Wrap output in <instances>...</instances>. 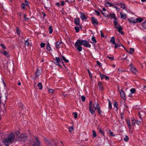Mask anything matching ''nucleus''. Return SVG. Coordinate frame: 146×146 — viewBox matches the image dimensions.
<instances>
[{
    "label": "nucleus",
    "instance_id": "nucleus-1",
    "mask_svg": "<svg viewBox=\"0 0 146 146\" xmlns=\"http://www.w3.org/2000/svg\"><path fill=\"white\" fill-rule=\"evenodd\" d=\"M74 45L76 48L79 52H81L82 50V45L87 48H90L91 47L88 41L81 39L77 40Z\"/></svg>",
    "mask_w": 146,
    "mask_h": 146
},
{
    "label": "nucleus",
    "instance_id": "nucleus-2",
    "mask_svg": "<svg viewBox=\"0 0 146 146\" xmlns=\"http://www.w3.org/2000/svg\"><path fill=\"white\" fill-rule=\"evenodd\" d=\"M15 138V135L13 133H11L8 135L7 138L4 139L3 142L6 146H8L9 143L13 142Z\"/></svg>",
    "mask_w": 146,
    "mask_h": 146
},
{
    "label": "nucleus",
    "instance_id": "nucleus-3",
    "mask_svg": "<svg viewBox=\"0 0 146 146\" xmlns=\"http://www.w3.org/2000/svg\"><path fill=\"white\" fill-rule=\"evenodd\" d=\"M17 135V140L18 141H25L27 139V135L25 134H20L19 131L15 132Z\"/></svg>",
    "mask_w": 146,
    "mask_h": 146
},
{
    "label": "nucleus",
    "instance_id": "nucleus-4",
    "mask_svg": "<svg viewBox=\"0 0 146 146\" xmlns=\"http://www.w3.org/2000/svg\"><path fill=\"white\" fill-rule=\"evenodd\" d=\"M40 142L37 137L35 138V140L33 146H40Z\"/></svg>",
    "mask_w": 146,
    "mask_h": 146
},
{
    "label": "nucleus",
    "instance_id": "nucleus-5",
    "mask_svg": "<svg viewBox=\"0 0 146 146\" xmlns=\"http://www.w3.org/2000/svg\"><path fill=\"white\" fill-rule=\"evenodd\" d=\"M120 94V96L123 99V100H125L126 96L125 94L124 91L122 90H120L119 92Z\"/></svg>",
    "mask_w": 146,
    "mask_h": 146
},
{
    "label": "nucleus",
    "instance_id": "nucleus-6",
    "mask_svg": "<svg viewBox=\"0 0 146 146\" xmlns=\"http://www.w3.org/2000/svg\"><path fill=\"white\" fill-rule=\"evenodd\" d=\"M94 109L95 110L97 109L98 111L99 114H100V107L99 105L97 102H95L94 104Z\"/></svg>",
    "mask_w": 146,
    "mask_h": 146
},
{
    "label": "nucleus",
    "instance_id": "nucleus-7",
    "mask_svg": "<svg viewBox=\"0 0 146 146\" xmlns=\"http://www.w3.org/2000/svg\"><path fill=\"white\" fill-rule=\"evenodd\" d=\"M91 20L92 21L93 24L94 25H96L98 24V22L97 19L95 18L94 17H92L91 18Z\"/></svg>",
    "mask_w": 146,
    "mask_h": 146
},
{
    "label": "nucleus",
    "instance_id": "nucleus-8",
    "mask_svg": "<svg viewBox=\"0 0 146 146\" xmlns=\"http://www.w3.org/2000/svg\"><path fill=\"white\" fill-rule=\"evenodd\" d=\"M80 18L82 20L84 19H87L86 16L82 13H80Z\"/></svg>",
    "mask_w": 146,
    "mask_h": 146
},
{
    "label": "nucleus",
    "instance_id": "nucleus-9",
    "mask_svg": "<svg viewBox=\"0 0 146 146\" xmlns=\"http://www.w3.org/2000/svg\"><path fill=\"white\" fill-rule=\"evenodd\" d=\"M120 5L121 7V8H122L123 9H125V10L127 11V9H125V5L124 3L121 2L120 3L117 4V5Z\"/></svg>",
    "mask_w": 146,
    "mask_h": 146
},
{
    "label": "nucleus",
    "instance_id": "nucleus-10",
    "mask_svg": "<svg viewBox=\"0 0 146 146\" xmlns=\"http://www.w3.org/2000/svg\"><path fill=\"white\" fill-rule=\"evenodd\" d=\"M120 15L121 16V18H122L123 19H125L126 18L127 14L125 13H123L122 12L120 13Z\"/></svg>",
    "mask_w": 146,
    "mask_h": 146
},
{
    "label": "nucleus",
    "instance_id": "nucleus-11",
    "mask_svg": "<svg viewBox=\"0 0 146 146\" xmlns=\"http://www.w3.org/2000/svg\"><path fill=\"white\" fill-rule=\"evenodd\" d=\"M103 78H105L107 80H109V77L108 76L103 75H101V80H102Z\"/></svg>",
    "mask_w": 146,
    "mask_h": 146
},
{
    "label": "nucleus",
    "instance_id": "nucleus-12",
    "mask_svg": "<svg viewBox=\"0 0 146 146\" xmlns=\"http://www.w3.org/2000/svg\"><path fill=\"white\" fill-rule=\"evenodd\" d=\"M110 16L111 18H112L113 19H115V20H117V19L116 18L115 15V14L114 13H110L109 16Z\"/></svg>",
    "mask_w": 146,
    "mask_h": 146
},
{
    "label": "nucleus",
    "instance_id": "nucleus-13",
    "mask_svg": "<svg viewBox=\"0 0 146 146\" xmlns=\"http://www.w3.org/2000/svg\"><path fill=\"white\" fill-rule=\"evenodd\" d=\"M46 49L47 50V51H49V52L50 50H51V48L50 47V44L48 42L47 44H46Z\"/></svg>",
    "mask_w": 146,
    "mask_h": 146
},
{
    "label": "nucleus",
    "instance_id": "nucleus-14",
    "mask_svg": "<svg viewBox=\"0 0 146 146\" xmlns=\"http://www.w3.org/2000/svg\"><path fill=\"white\" fill-rule=\"evenodd\" d=\"M79 18H76L75 19V24L77 25H79L80 24V21H79Z\"/></svg>",
    "mask_w": 146,
    "mask_h": 146
},
{
    "label": "nucleus",
    "instance_id": "nucleus-15",
    "mask_svg": "<svg viewBox=\"0 0 146 146\" xmlns=\"http://www.w3.org/2000/svg\"><path fill=\"white\" fill-rule=\"evenodd\" d=\"M89 111L92 114H93L94 111V109L92 107H90L89 108Z\"/></svg>",
    "mask_w": 146,
    "mask_h": 146
},
{
    "label": "nucleus",
    "instance_id": "nucleus-16",
    "mask_svg": "<svg viewBox=\"0 0 146 146\" xmlns=\"http://www.w3.org/2000/svg\"><path fill=\"white\" fill-rule=\"evenodd\" d=\"M2 53L5 56H7V57H9V54L6 51H3Z\"/></svg>",
    "mask_w": 146,
    "mask_h": 146
},
{
    "label": "nucleus",
    "instance_id": "nucleus-17",
    "mask_svg": "<svg viewBox=\"0 0 146 146\" xmlns=\"http://www.w3.org/2000/svg\"><path fill=\"white\" fill-rule=\"evenodd\" d=\"M130 70L132 72V73H136L137 72V70L134 67L130 68Z\"/></svg>",
    "mask_w": 146,
    "mask_h": 146
},
{
    "label": "nucleus",
    "instance_id": "nucleus-18",
    "mask_svg": "<svg viewBox=\"0 0 146 146\" xmlns=\"http://www.w3.org/2000/svg\"><path fill=\"white\" fill-rule=\"evenodd\" d=\"M126 121L127 124L128 125V127L129 129H131V125L130 121L128 119H127Z\"/></svg>",
    "mask_w": 146,
    "mask_h": 146
},
{
    "label": "nucleus",
    "instance_id": "nucleus-19",
    "mask_svg": "<svg viewBox=\"0 0 146 146\" xmlns=\"http://www.w3.org/2000/svg\"><path fill=\"white\" fill-rule=\"evenodd\" d=\"M115 45V48H117L118 47H119L120 46V45L122 46L124 49H125V48L124 47L122 44H114Z\"/></svg>",
    "mask_w": 146,
    "mask_h": 146
},
{
    "label": "nucleus",
    "instance_id": "nucleus-20",
    "mask_svg": "<svg viewBox=\"0 0 146 146\" xmlns=\"http://www.w3.org/2000/svg\"><path fill=\"white\" fill-rule=\"evenodd\" d=\"M142 26L143 29H146V21L142 23Z\"/></svg>",
    "mask_w": 146,
    "mask_h": 146
},
{
    "label": "nucleus",
    "instance_id": "nucleus-21",
    "mask_svg": "<svg viewBox=\"0 0 146 146\" xmlns=\"http://www.w3.org/2000/svg\"><path fill=\"white\" fill-rule=\"evenodd\" d=\"M55 58L56 60V64L58 65L59 62H60V58L59 57H56Z\"/></svg>",
    "mask_w": 146,
    "mask_h": 146
},
{
    "label": "nucleus",
    "instance_id": "nucleus-22",
    "mask_svg": "<svg viewBox=\"0 0 146 146\" xmlns=\"http://www.w3.org/2000/svg\"><path fill=\"white\" fill-rule=\"evenodd\" d=\"M61 44V43L59 42H57L56 43V47L57 49L59 48V46Z\"/></svg>",
    "mask_w": 146,
    "mask_h": 146
},
{
    "label": "nucleus",
    "instance_id": "nucleus-23",
    "mask_svg": "<svg viewBox=\"0 0 146 146\" xmlns=\"http://www.w3.org/2000/svg\"><path fill=\"white\" fill-rule=\"evenodd\" d=\"M107 6H112L114 5V4L112 3H111L110 2H108L106 3Z\"/></svg>",
    "mask_w": 146,
    "mask_h": 146
},
{
    "label": "nucleus",
    "instance_id": "nucleus-24",
    "mask_svg": "<svg viewBox=\"0 0 146 146\" xmlns=\"http://www.w3.org/2000/svg\"><path fill=\"white\" fill-rule=\"evenodd\" d=\"M111 41L112 42L113 44H115V39L114 37H112L111 38Z\"/></svg>",
    "mask_w": 146,
    "mask_h": 146
},
{
    "label": "nucleus",
    "instance_id": "nucleus-25",
    "mask_svg": "<svg viewBox=\"0 0 146 146\" xmlns=\"http://www.w3.org/2000/svg\"><path fill=\"white\" fill-rule=\"evenodd\" d=\"M38 87L39 89L41 90L42 89V86L41 83L40 82L38 83Z\"/></svg>",
    "mask_w": 146,
    "mask_h": 146
},
{
    "label": "nucleus",
    "instance_id": "nucleus-26",
    "mask_svg": "<svg viewBox=\"0 0 146 146\" xmlns=\"http://www.w3.org/2000/svg\"><path fill=\"white\" fill-rule=\"evenodd\" d=\"M143 20V19L141 18H137L136 19V21L137 22H141Z\"/></svg>",
    "mask_w": 146,
    "mask_h": 146
},
{
    "label": "nucleus",
    "instance_id": "nucleus-27",
    "mask_svg": "<svg viewBox=\"0 0 146 146\" xmlns=\"http://www.w3.org/2000/svg\"><path fill=\"white\" fill-rule=\"evenodd\" d=\"M118 29V31L119 32L121 31L123 29V28L121 26H119L118 28H117Z\"/></svg>",
    "mask_w": 146,
    "mask_h": 146
},
{
    "label": "nucleus",
    "instance_id": "nucleus-28",
    "mask_svg": "<svg viewBox=\"0 0 146 146\" xmlns=\"http://www.w3.org/2000/svg\"><path fill=\"white\" fill-rule=\"evenodd\" d=\"M62 58L63 60L66 62L68 63L69 62L68 60H67L64 56H62Z\"/></svg>",
    "mask_w": 146,
    "mask_h": 146
},
{
    "label": "nucleus",
    "instance_id": "nucleus-29",
    "mask_svg": "<svg viewBox=\"0 0 146 146\" xmlns=\"http://www.w3.org/2000/svg\"><path fill=\"white\" fill-rule=\"evenodd\" d=\"M101 13L105 17H109V15L107 14L106 13L103 12L101 11Z\"/></svg>",
    "mask_w": 146,
    "mask_h": 146
},
{
    "label": "nucleus",
    "instance_id": "nucleus-30",
    "mask_svg": "<svg viewBox=\"0 0 146 146\" xmlns=\"http://www.w3.org/2000/svg\"><path fill=\"white\" fill-rule=\"evenodd\" d=\"M130 91L131 94H134L136 90L134 88H131L130 90Z\"/></svg>",
    "mask_w": 146,
    "mask_h": 146
},
{
    "label": "nucleus",
    "instance_id": "nucleus-31",
    "mask_svg": "<svg viewBox=\"0 0 146 146\" xmlns=\"http://www.w3.org/2000/svg\"><path fill=\"white\" fill-rule=\"evenodd\" d=\"M39 76V75L38 74H35V76H32V78L35 79H36Z\"/></svg>",
    "mask_w": 146,
    "mask_h": 146
},
{
    "label": "nucleus",
    "instance_id": "nucleus-32",
    "mask_svg": "<svg viewBox=\"0 0 146 146\" xmlns=\"http://www.w3.org/2000/svg\"><path fill=\"white\" fill-rule=\"evenodd\" d=\"M42 72V69L41 68H40L37 69L36 73H41Z\"/></svg>",
    "mask_w": 146,
    "mask_h": 146
},
{
    "label": "nucleus",
    "instance_id": "nucleus-33",
    "mask_svg": "<svg viewBox=\"0 0 146 146\" xmlns=\"http://www.w3.org/2000/svg\"><path fill=\"white\" fill-rule=\"evenodd\" d=\"M49 33L50 34H51L53 31V30L52 26H50L49 28Z\"/></svg>",
    "mask_w": 146,
    "mask_h": 146
},
{
    "label": "nucleus",
    "instance_id": "nucleus-34",
    "mask_svg": "<svg viewBox=\"0 0 146 146\" xmlns=\"http://www.w3.org/2000/svg\"><path fill=\"white\" fill-rule=\"evenodd\" d=\"M113 23L114 25L115 26V29H117V22L116 21V20L113 21Z\"/></svg>",
    "mask_w": 146,
    "mask_h": 146
},
{
    "label": "nucleus",
    "instance_id": "nucleus-35",
    "mask_svg": "<svg viewBox=\"0 0 146 146\" xmlns=\"http://www.w3.org/2000/svg\"><path fill=\"white\" fill-rule=\"evenodd\" d=\"M134 49L133 48H130V53L131 54H132L134 53Z\"/></svg>",
    "mask_w": 146,
    "mask_h": 146
},
{
    "label": "nucleus",
    "instance_id": "nucleus-36",
    "mask_svg": "<svg viewBox=\"0 0 146 146\" xmlns=\"http://www.w3.org/2000/svg\"><path fill=\"white\" fill-rule=\"evenodd\" d=\"M123 140L125 141H127L129 140V137L127 135H126L125 137L124 138Z\"/></svg>",
    "mask_w": 146,
    "mask_h": 146
},
{
    "label": "nucleus",
    "instance_id": "nucleus-37",
    "mask_svg": "<svg viewBox=\"0 0 146 146\" xmlns=\"http://www.w3.org/2000/svg\"><path fill=\"white\" fill-rule=\"evenodd\" d=\"M25 45L29 46V42L28 41V40H27L25 41Z\"/></svg>",
    "mask_w": 146,
    "mask_h": 146
},
{
    "label": "nucleus",
    "instance_id": "nucleus-38",
    "mask_svg": "<svg viewBox=\"0 0 146 146\" xmlns=\"http://www.w3.org/2000/svg\"><path fill=\"white\" fill-rule=\"evenodd\" d=\"M74 29L76 31V32H78L80 30V29L78 27H74Z\"/></svg>",
    "mask_w": 146,
    "mask_h": 146
},
{
    "label": "nucleus",
    "instance_id": "nucleus-39",
    "mask_svg": "<svg viewBox=\"0 0 146 146\" xmlns=\"http://www.w3.org/2000/svg\"><path fill=\"white\" fill-rule=\"evenodd\" d=\"M92 132H93V137H96V132H95V131L93 130L92 131Z\"/></svg>",
    "mask_w": 146,
    "mask_h": 146
},
{
    "label": "nucleus",
    "instance_id": "nucleus-40",
    "mask_svg": "<svg viewBox=\"0 0 146 146\" xmlns=\"http://www.w3.org/2000/svg\"><path fill=\"white\" fill-rule=\"evenodd\" d=\"M73 114L74 115V118L75 119L77 118V115H78L77 113L76 112H73Z\"/></svg>",
    "mask_w": 146,
    "mask_h": 146
},
{
    "label": "nucleus",
    "instance_id": "nucleus-41",
    "mask_svg": "<svg viewBox=\"0 0 146 146\" xmlns=\"http://www.w3.org/2000/svg\"><path fill=\"white\" fill-rule=\"evenodd\" d=\"M68 129L69 130L70 133L72 132V131H73V128L72 126L71 127H69Z\"/></svg>",
    "mask_w": 146,
    "mask_h": 146
},
{
    "label": "nucleus",
    "instance_id": "nucleus-42",
    "mask_svg": "<svg viewBox=\"0 0 146 146\" xmlns=\"http://www.w3.org/2000/svg\"><path fill=\"white\" fill-rule=\"evenodd\" d=\"M92 40L94 42H96V40L95 39V38L94 36H93L92 37Z\"/></svg>",
    "mask_w": 146,
    "mask_h": 146
},
{
    "label": "nucleus",
    "instance_id": "nucleus-43",
    "mask_svg": "<svg viewBox=\"0 0 146 146\" xmlns=\"http://www.w3.org/2000/svg\"><path fill=\"white\" fill-rule=\"evenodd\" d=\"M109 108L110 109L112 108L111 103L109 100Z\"/></svg>",
    "mask_w": 146,
    "mask_h": 146
},
{
    "label": "nucleus",
    "instance_id": "nucleus-44",
    "mask_svg": "<svg viewBox=\"0 0 146 146\" xmlns=\"http://www.w3.org/2000/svg\"><path fill=\"white\" fill-rule=\"evenodd\" d=\"M135 121V122L136 124L138 125H139L141 124V121Z\"/></svg>",
    "mask_w": 146,
    "mask_h": 146
},
{
    "label": "nucleus",
    "instance_id": "nucleus-45",
    "mask_svg": "<svg viewBox=\"0 0 146 146\" xmlns=\"http://www.w3.org/2000/svg\"><path fill=\"white\" fill-rule=\"evenodd\" d=\"M27 15L25 14H24V18L25 19V21H26L27 20H28L29 19V18H27Z\"/></svg>",
    "mask_w": 146,
    "mask_h": 146
},
{
    "label": "nucleus",
    "instance_id": "nucleus-46",
    "mask_svg": "<svg viewBox=\"0 0 146 146\" xmlns=\"http://www.w3.org/2000/svg\"><path fill=\"white\" fill-rule=\"evenodd\" d=\"M82 100V101L84 102L85 101V97L84 96H82L81 97Z\"/></svg>",
    "mask_w": 146,
    "mask_h": 146
},
{
    "label": "nucleus",
    "instance_id": "nucleus-47",
    "mask_svg": "<svg viewBox=\"0 0 146 146\" xmlns=\"http://www.w3.org/2000/svg\"><path fill=\"white\" fill-rule=\"evenodd\" d=\"M138 115H139V118L141 119V120H142V121H143V119L142 118L140 112H138Z\"/></svg>",
    "mask_w": 146,
    "mask_h": 146
},
{
    "label": "nucleus",
    "instance_id": "nucleus-48",
    "mask_svg": "<svg viewBox=\"0 0 146 146\" xmlns=\"http://www.w3.org/2000/svg\"><path fill=\"white\" fill-rule=\"evenodd\" d=\"M109 132H110V135L111 136H115V135L113 133V132H111L110 130L109 131Z\"/></svg>",
    "mask_w": 146,
    "mask_h": 146
},
{
    "label": "nucleus",
    "instance_id": "nucleus-49",
    "mask_svg": "<svg viewBox=\"0 0 146 146\" xmlns=\"http://www.w3.org/2000/svg\"><path fill=\"white\" fill-rule=\"evenodd\" d=\"M40 46L41 48H43L45 46V44L44 43L42 42L40 44Z\"/></svg>",
    "mask_w": 146,
    "mask_h": 146
},
{
    "label": "nucleus",
    "instance_id": "nucleus-50",
    "mask_svg": "<svg viewBox=\"0 0 146 146\" xmlns=\"http://www.w3.org/2000/svg\"><path fill=\"white\" fill-rule=\"evenodd\" d=\"M48 91L49 93H53L54 92V90L52 89H50L48 90Z\"/></svg>",
    "mask_w": 146,
    "mask_h": 146
},
{
    "label": "nucleus",
    "instance_id": "nucleus-51",
    "mask_svg": "<svg viewBox=\"0 0 146 146\" xmlns=\"http://www.w3.org/2000/svg\"><path fill=\"white\" fill-rule=\"evenodd\" d=\"M105 37L106 38H107V37L106 36H105L104 35L103 33L101 31V38H104Z\"/></svg>",
    "mask_w": 146,
    "mask_h": 146
},
{
    "label": "nucleus",
    "instance_id": "nucleus-52",
    "mask_svg": "<svg viewBox=\"0 0 146 146\" xmlns=\"http://www.w3.org/2000/svg\"><path fill=\"white\" fill-rule=\"evenodd\" d=\"M135 120H134L132 119V123H131V124L133 126H134L135 124V123H136V122H135L134 121H135Z\"/></svg>",
    "mask_w": 146,
    "mask_h": 146
},
{
    "label": "nucleus",
    "instance_id": "nucleus-53",
    "mask_svg": "<svg viewBox=\"0 0 146 146\" xmlns=\"http://www.w3.org/2000/svg\"><path fill=\"white\" fill-rule=\"evenodd\" d=\"M124 114V113H123V112H122L121 113V119H123V115Z\"/></svg>",
    "mask_w": 146,
    "mask_h": 146
},
{
    "label": "nucleus",
    "instance_id": "nucleus-54",
    "mask_svg": "<svg viewBox=\"0 0 146 146\" xmlns=\"http://www.w3.org/2000/svg\"><path fill=\"white\" fill-rule=\"evenodd\" d=\"M108 58L110 60H114V58L113 57H109V56H108Z\"/></svg>",
    "mask_w": 146,
    "mask_h": 146
},
{
    "label": "nucleus",
    "instance_id": "nucleus-55",
    "mask_svg": "<svg viewBox=\"0 0 146 146\" xmlns=\"http://www.w3.org/2000/svg\"><path fill=\"white\" fill-rule=\"evenodd\" d=\"M95 13L97 14V15L98 16H99L100 15V13L97 10H95Z\"/></svg>",
    "mask_w": 146,
    "mask_h": 146
},
{
    "label": "nucleus",
    "instance_id": "nucleus-56",
    "mask_svg": "<svg viewBox=\"0 0 146 146\" xmlns=\"http://www.w3.org/2000/svg\"><path fill=\"white\" fill-rule=\"evenodd\" d=\"M92 101H91L90 102H89V108L90 107H92Z\"/></svg>",
    "mask_w": 146,
    "mask_h": 146
},
{
    "label": "nucleus",
    "instance_id": "nucleus-57",
    "mask_svg": "<svg viewBox=\"0 0 146 146\" xmlns=\"http://www.w3.org/2000/svg\"><path fill=\"white\" fill-rule=\"evenodd\" d=\"M17 34L19 35L20 34V31L18 29V28H17Z\"/></svg>",
    "mask_w": 146,
    "mask_h": 146
},
{
    "label": "nucleus",
    "instance_id": "nucleus-58",
    "mask_svg": "<svg viewBox=\"0 0 146 146\" xmlns=\"http://www.w3.org/2000/svg\"><path fill=\"white\" fill-rule=\"evenodd\" d=\"M128 20L130 23H137V22H135V21H130V20L129 19H128Z\"/></svg>",
    "mask_w": 146,
    "mask_h": 146
},
{
    "label": "nucleus",
    "instance_id": "nucleus-59",
    "mask_svg": "<svg viewBox=\"0 0 146 146\" xmlns=\"http://www.w3.org/2000/svg\"><path fill=\"white\" fill-rule=\"evenodd\" d=\"M113 106L115 107L116 108H117V102H115Z\"/></svg>",
    "mask_w": 146,
    "mask_h": 146
},
{
    "label": "nucleus",
    "instance_id": "nucleus-60",
    "mask_svg": "<svg viewBox=\"0 0 146 146\" xmlns=\"http://www.w3.org/2000/svg\"><path fill=\"white\" fill-rule=\"evenodd\" d=\"M1 45L3 48L5 49V45L4 44H1Z\"/></svg>",
    "mask_w": 146,
    "mask_h": 146
},
{
    "label": "nucleus",
    "instance_id": "nucleus-61",
    "mask_svg": "<svg viewBox=\"0 0 146 146\" xmlns=\"http://www.w3.org/2000/svg\"><path fill=\"white\" fill-rule=\"evenodd\" d=\"M56 5L57 6H58V7H60V5L59 3H56Z\"/></svg>",
    "mask_w": 146,
    "mask_h": 146
},
{
    "label": "nucleus",
    "instance_id": "nucleus-62",
    "mask_svg": "<svg viewBox=\"0 0 146 146\" xmlns=\"http://www.w3.org/2000/svg\"><path fill=\"white\" fill-rule=\"evenodd\" d=\"M65 2L64 1H62L61 2V4L62 6H63L64 5Z\"/></svg>",
    "mask_w": 146,
    "mask_h": 146
},
{
    "label": "nucleus",
    "instance_id": "nucleus-63",
    "mask_svg": "<svg viewBox=\"0 0 146 146\" xmlns=\"http://www.w3.org/2000/svg\"><path fill=\"white\" fill-rule=\"evenodd\" d=\"M96 62H97V64L99 66H100V63L98 61H97Z\"/></svg>",
    "mask_w": 146,
    "mask_h": 146
},
{
    "label": "nucleus",
    "instance_id": "nucleus-64",
    "mask_svg": "<svg viewBox=\"0 0 146 146\" xmlns=\"http://www.w3.org/2000/svg\"><path fill=\"white\" fill-rule=\"evenodd\" d=\"M42 14L43 15L44 17H45L46 16V14L44 12H42Z\"/></svg>",
    "mask_w": 146,
    "mask_h": 146
}]
</instances>
